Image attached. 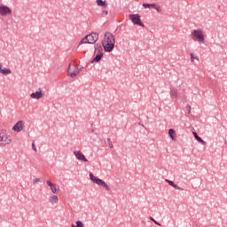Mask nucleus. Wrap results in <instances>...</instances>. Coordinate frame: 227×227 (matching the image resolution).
<instances>
[{
	"label": "nucleus",
	"instance_id": "f257e3e1",
	"mask_svg": "<svg viewBox=\"0 0 227 227\" xmlns=\"http://www.w3.org/2000/svg\"><path fill=\"white\" fill-rule=\"evenodd\" d=\"M115 43H116V41L114 39V35H113V34L109 32H106L102 41V45L105 49V51L112 52V51L114 49Z\"/></svg>",
	"mask_w": 227,
	"mask_h": 227
},
{
	"label": "nucleus",
	"instance_id": "f03ea898",
	"mask_svg": "<svg viewBox=\"0 0 227 227\" xmlns=\"http://www.w3.org/2000/svg\"><path fill=\"white\" fill-rule=\"evenodd\" d=\"M191 38L198 43H205V33L201 29L193 30L191 34Z\"/></svg>",
	"mask_w": 227,
	"mask_h": 227
},
{
	"label": "nucleus",
	"instance_id": "7ed1b4c3",
	"mask_svg": "<svg viewBox=\"0 0 227 227\" xmlns=\"http://www.w3.org/2000/svg\"><path fill=\"white\" fill-rule=\"evenodd\" d=\"M98 42V34L97 33H91L90 35H87L84 38H82L79 45H82L83 43H97Z\"/></svg>",
	"mask_w": 227,
	"mask_h": 227
},
{
	"label": "nucleus",
	"instance_id": "20e7f679",
	"mask_svg": "<svg viewBox=\"0 0 227 227\" xmlns=\"http://www.w3.org/2000/svg\"><path fill=\"white\" fill-rule=\"evenodd\" d=\"M12 138L6 131L0 132V146L4 147L12 145Z\"/></svg>",
	"mask_w": 227,
	"mask_h": 227
},
{
	"label": "nucleus",
	"instance_id": "39448f33",
	"mask_svg": "<svg viewBox=\"0 0 227 227\" xmlns=\"http://www.w3.org/2000/svg\"><path fill=\"white\" fill-rule=\"evenodd\" d=\"M81 69H79V66H77L75 63H70L67 68V75L69 77H77V75L80 74Z\"/></svg>",
	"mask_w": 227,
	"mask_h": 227
},
{
	"label": "nucleus",
	"instance_id": "423d86ee",
	"mask_svg": "<svg viewBox=\"0 0 227 227\" xmlns=\"http://www.w3.org/2000/svg\"><path fill=\"white\" fill-rule=\"evenodd\" d=\"M90 178L92 182H94V184H97V185H100L101 187H104L106 191H111V188L109 187V185H107L106 182L102 181V179L95 176L93 173L90 174Z\"/></svg>",
	"mask_w": 227,
	"mask_h": 227
},
{
	"label": "nucleus",
	"instance_id": "0eeeda50",
	"mask_svg": "<svg viewBox=\"0 0 227 227\" xmlns=\"http://www.w3.org/2000/svg\"><path fill=\"white\" fill-rule=\"evenodd\" d=\"M129 19L133 22V24L145 27V24L141 22V16L139 14H129Z\"/></svg>",
	"mask_w": 227,
	"mask_h": 227
},
{
	"label": "nucleus",
	"instance_id": "6e6552de",
	"mask_svg": "<svg viewBox=\"0 0 227 227\" xmlns=\"http://www.w3.org/2000/svg\"><path fill=\"white\" fill-rule=\"evenodd\" d=\"M12 9L6 5L0 4V16L1 17H8L12 15Z\"/></svg>",
	"mask_w": 227,
	"mask_h": 227
},
{
	"label": "nucleus",
	"instance_id": "1a4fd4ad",
	"mask_svg": "<svg viewBox=\"0 0 227 227\" xmlns=\"http://www.w3.org/2000/svg\"><path fill=\"white\" fill-rule=\"evenodd\" d=\"M46 184L49 185L53 194H58L59 192V184H52L50 180L46 181Z\"/></svg>",
	"mask_w": 227,
	"mask_h": 227
},
{
	"label": "nucleus",
	"instance_id": "9d476101",
	"mask_svg": "<svg viewBox=\"0 0 227 227\" xmlns=\"http://www.w3.org/2000/svg\"><path fill=\"white\" fill-rule=\"evenodd\" d=\"M24 125H26V122L24 121H19L13 127L12 130L14 132H22L24 130Z\"/></svg>",
	"mask_w": 227,
	"mask_h": 227
},
{
	"label": "nucleus",
	"instance_id": "9b49d317",
	"mask_svg": "<svg viewBox=\"0 0 227 227\" xmlns=\"http://www.w3.org/2000/svg\"><path fill=\"white\" fill-rule=\"evenodd\" d=\"M74 157H76V159L78 160H82V162H88V159H86V156L84 154H82V152L74 151Z\"/></svg>",
	"mask_w": 227,
	"mask_h": 227
},
{
	"label": "nucleus",
	"instance_id": "f8f14e48",
	"mask_svg": "<svg viewBox=\"0 0 227 227\" xmlns=\"http://www.w3.org/2000/svg\"><path fill=\"white\" fill-rule=\"evenodd\" d=\"M31 98H34L35 100H40V98H43V92H42V89H38L36 92H33L30 95Z\"/></svg>",
	"mask_w": 227,
	"mask_h": 227
},
{
	"label": "nucleus",
	"instance_id": "ddd939ff",
	"mask_svg": "<svg viewBox=\"0 0 227 227\" xmlns=\"http://www.w3.org/2000/svg\"><path fill=\"white\" fill-rule=\"evenodd\" d=\"M0 74H3L4 75H8V74H12V70L4 67L3 65L0 64Z\"/></svg>",
	"mask_w": 227,
	"mask_h": 227
},
{
	"label": "nucleus",
	"instance_id": "4468645a",
	"mask_svg": "<svg viewBox=\"0 0 227 227\" xmlns=\"http://www.w3.org/2000/svg\"><path fill=\"white\" fill-rule=\"evenodd\" d=\"M59 199L58 198V196L56 195H51L50 197V203H51V205H56L57 203H59Z\"/></svg>",
	"mask_w": 227,
	"mask_h": 227
},
{
	"label": "nucleus",
	"instance_id": "2eb2a0df",
	"mask_svg": "<svg viewBox=\"0 0 227 227\" xmlns=\"http://www.w3.org/2000/svg\"><path fill=\"white\" fill-rule=\"evenodd\" d=\"M104 49L100 44H96L95 45V53L96 54H104Z\"/></svg>",
	"mask_w": 227,
	"mask_h": 227
},
{
	"label": "nucleus",
	"instance_id": "dca6fc26",
	"mask_svg": "<svg viewBox=\"0 0 227 227\" xmlns=\"http://www.w3.org/2000/svg\"><path fill=\"white\" fill-rule=\"evenodd\" d=\"M165 182H167V184H170L171 187H174V189H177V191H182V188H180L178 185L175 184V183L169 179H166Z\"/></svg>",
	"mask_w": 227,
	"mask_h": 227
},
{
	"label": "nucleus",
	"instance_id": "f3484780",
	"mask_svg": "<svg viewBox=\"0 0 227 227\" xmlns=\"http://www.w3.org/2000/svg\"><path fill=\"white\" fill-rule=\"evenodd\" d=\"M96 3L98 4V6H101L102 8H107V6H108L107 2L103 1V0H97Z\"/></svg>",
	"mask_w": 227,
	"mask_h": 227
},
{
	"label": "nucleus",
	"instance_id": "a211bd4d",
	"mask_svg": "<svg viewBox=\"0 0 227 227\" xmlns=\"http://www.w3.org/2000/svg\"><path fill=\"white\" fill-rule=\"evenodd\" d=\"M168 136H170L172 141H175V139H176V132L175 131V129H170L168 130Z\"/></svg>",
	"mask_w": 227,
	"mask_h": 227
},
{
	"label": "nucleus",
	"instance_id": "6ab92c4d",
	"mask_svg": "<svg viewBox=\"0 0 227 227\" xmlns=\"http://www.w3.org/2000/svg\"><path fill=\"white\" fill-rule=\"evenodd\" d=\"M195 139L199 142L201 143L202 145H207V142H205V140L201 139V137H200V136H198V133L196 132H192Z\"/></svg>",
	"mask_w": 227,
	"mask_h": 227
},
{
	"label": "nucleus",
	"instance_id": "aec40b11",
	"mask_svg": "<svg viewBox=\"0 0 227 227\" xmlns=\"http://www.w3.org/2000/svg\"><path fill=\"white\" fill-rule=\"evenodd\" d=\"M103 56H104V53H98L92 61H96L97 63H98V61L102 59Z\"/></svg>",
	"mask_w": 227,
	"mask_h": 227
},
{
	"label": "nucleus",
	"instance_id": "412c9836",
	"mask_svg": "<svg viewBox=\"0 0 227 227\" xmlns=\"http://www.w3.org/2000/svg\"><path fill=\"white\" fill-rule=\"evenodd\" d=\"M75 224H72L71 227H84V223H82L81 221H76Z\"/></svg>",
	"mask_w": 227,
	"mask_h": 227
},
{
	"label": "nucleus",
	"instance_id": "4be33fe9",
	"mask_svg": "<svg viewBox=\"0 0 227 227\" xmlns=\"http://www.w3.org/2000/svg\"><path fill=\"white\" fill-rule=\"evenodd\" d=\"M145 8H155V4H143Z\"/></svg>",
	"mask_w": 227,
	"mask_h": 227
},
{
	"label": "nucleus",
	"instance_id": "5701e85b",
	"mask_svg": "<svg viewBox=\"0 0 227 227\" xmlns=\"http://www.w3.org/2000/svg\"><path fill=\"white\" fill-rule=\"evenodd\" d=\"M190 56H191V61H192V63H194V60H195V59H196V61H198V59H199L198 57L194 56L193 53H191Z\"/></svg>",
	"mask_w": 227,
	"mask_h": 227
},
{
	"label": "nucleus",
	"instance_id": "b1692460",
	"mask_svg": "<svg viewBox=\"0 0 227 227\" xmlns=\"http://www.w3.org/2000/svg\"><path fill=\"white\" fill-rule=\"evenodd\" d=\"M155 10L158 12V13H160V12H162V8L159 5H157V4H155Z\"/></svg>",
	"mask_w": 227,
	"mask_h": 227
},
{
	"label": "nucleus",
	"instance_id": "393cba45",
	"mask_svg": "<svg viewBox=\"0 0 227 227\" xmlns=\"http://www.w3.org/2000/svg\"><path fill=\"white\" fill-rule=\"evenodd\" d=\"M151 221L154 222V224H157L158 226H160V223H159L155 219H153V217H151Z\"/></svg>",
	"mask_w": 227,
	"mask_h": 227
},
{
	"label": "nucleus",
	"instance_id": "a878e982",
	"mask_svg": "<svg viewBox=\"0 0 227 227\" xmlns=\"http://www.w3.org/2000/svg\"><path fill=\"white\" fill-rule=\"evenodd\" d=\"M107 141H108L109 147L113 148V142H111V139L108 138Z\"/></svg>",
	"mask_w": 227,
	"mask_h": 227
},
{
	"label": "nucleus",
	"instance_id": "bb28decb",
	"mask_svg": "<svg viewBox=\"0 0 227 227\" xmlns=\"http://www.w3.org/2000/svg\"><path fill=\"white\" fill-rule=\"evenodd\" d=\"M171 97L172 98H176V92H172Z\"/></svg>",
	"mask_w": 227,
	"mask_h": 227
},
{
	"label": "nucleus",
	"instance_id": "cd10ccee",
	"mask_svg": "<svg viewBox=\"0 0 227 227\" xmlns=\"http://www.w3.org/2000/svg\"><path fill=\"white\" fill-rule=\"evenodd\" d=\"M32 148L35 152H37L36 145H35V143L32 144Z\"/></svg>",
	"mask_w": 227,
	"mask_h": 227
},
{
	"label": "nucleus",
	"instance_id": "c85d7f7f",
	"mask_svg": "<svg viewBox=\"0 0 227 227\" xmlns=\"http://www.w3.org/2000/svg\"><path fill=\"white\" fill-rule=\"evenodd\" d=\"M38 182H40V179L38 178L34 179V184H38Z\"/></svg>",
	"mask_w": 227,
	"mask_h": 227
},
{
	"label": "nucleus",
	"instance_id": "c756f323",
	"mask_svg": "<svg viewBox=\"0 0 227 227\" xmlns=\"http://www.w3.org/2000/svg\"><path fill=\"white\" fill-rule=\"evenodd\" d=\"M103 14H104V15H107V14H108V12H107V11H103Z\"/></svg>",
	"mask_w": 227,
	"mask_h": 227
},
{
	"label": "nucleus",
	"instance_id": "7c9ffc66",
	"mask_svg": "<svg viewBox=\"0 0 227 227\" xmlns=\"http://www.w3.org/2000/svg\"><path fill=\"white\" fill-rule=\"evenodd\" d=\"M188 111H189V113H191V106H189V110Z\"/></svg>",
	"mask_w": 227,
	"mask_h": 227
},
{
	"label": "nucleus",
	"instance_id": "2f4dec72",
	"mask_svg": "<svg viewBox=\"0 0 227 227\" xmlns=\"http://www.w3.org/2000/svg\"><path fill=\"white\" fill-rule=\"evenodd\" d=\"M188 111H189V113H191V106H189V110Z\"/></svg>",
	"mask_w": 227,
	"mask_h": 227
}]
</instances>
